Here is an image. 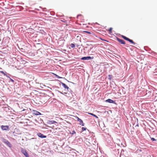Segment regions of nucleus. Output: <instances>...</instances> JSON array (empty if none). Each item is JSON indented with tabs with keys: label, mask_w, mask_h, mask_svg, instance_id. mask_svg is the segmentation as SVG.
<instances>
[{
	"label": "nucleus",
	"mask_w": 157,
	"mask_h": 157,
	"mask_svg": "<svg viewBox=\"0 0 157 157\" xmlns=\"http://www.w3.org/2000/svg\"><path fill=\"white\" fill-rule=\"evenodd\" d=\"M90 59H91V57L90 56L84 57L82 58V60H89Z\"/></svg>",
	"instance_id": "nucleus-9"
},
{
	"label": "nucleus",
	"mask_w": 157,
	"mask_h": 157,
	"mask_svg": "<svg viewBox=\"0 0 157 157\" xmlns=\"http://www.w3.org/2000/svg\"><path fill=\"white\" fill-rule=\"evenodd\" d=\"M1 128L3 130H7L9 129V127L7 125H2Z\"/></svg>",
	"instance_id": "nucleus-3"
},
{
	"label": "nucleus",
	"mask_w": 157,
	"mask_h": 157,
	"mask_svg": "<svg viewBox=\"0 0 157 157\" xmlns=\"http://www.w3.org/2000/svg\"><path fill=\"white\" fill-rule=\"evenodd\" d=\"M106 101L109 103H113L114 102V101L113 100L109 99L106 100Z\"/></svg>",
	"instance_id": "nucleus-10"
},
{
	"label": "nucleus",
	"mask_w": 157,
	"mask_h": 157,
	"mask_svg": "<svg viewBox=\"0 0 157 157\" xmlns=\"http://www.w3.org/2000/svg\"><path fill=\"white\" fill-rule=\"evenodd\" d=\"M82 131H84L86 130V128L85 127H83L82 128Z\"/></svg>",
	"instance_id": "nucleus-16"
},
{
	"label": "nucleus",
	"mask_w": 157,
	"mask_h": 157,
	"mask_svg": "<svg viewBox=\"0 0 157 157\" xmlns=\"http://www.w3.org/2000/svg\"><path fill=\"white\" fill-rule=\"evenodd\" d=\"M70 46L72 48H74L75 47V45L74 44H70Z\"/></svg>",
	"instance_id": "nucleus-14"
},
{
	"label": "nucleus",
	"mask_w": 157,
	"mask_h": 157,
	"mask_svg": "<svg viewBox=\"0 0 157 157\" xmlns=\"http://www.w3.org/2000/svg\"><path fill=\"white\" fill-rule=\"evenodd\" d=\"M53 122H55V123L56 122L55 121H53Z\"/></svg>",
	"instance_id": "nucleus-22"
},
{
	"label": "nucleus",
	"mask_w": 157,
	"mask_h": 157,
	"mask_svg": "<svg viewBox=\"0 0 157 157\" xmlns=\"http://www.w3.org/2000/svg\"><path fill=\"white\" fill-rule=\"evenodd\" d=\"M88 114H90V115H91L93 116L94 117H95L96 118H98V117L96 115H95V114H93L92 113H88Z\"/></svg>",
	"instance_id": "nucleus-12"
},
{
	"label": "nucleus",
	"mask_w": 157,
	"mask_h": 157,
	"mask_svg": "<svg viewBox=\"0 0 157 157\" xmlns=\"http://www.w3.org/2000/svg\"><path fill=\"white\" fill-rule=\"evenodd\" d=\"M117 40L121 44H125V42L122 40L121 39L118 38H117Z\"/></svg>",
	"instance_id": "nucleus-6"
},
{
	"label": "nucleus",
	"mask_w": 157,
	"mask_h": 157,
	"mask_svg": "<svg viewBox=\"0 0 157 157\" xmlns=\"http://www.w3.org/2000/svg\"><path fill=\"white\" fill-rule=\"evenodd\" d=\"M0 72L3 74L4 75H6L5 74V73L3 71H1Z\"/></svg>",
	"instance_id": "nucleus-17"
},
{
	"label": "nucleus",
	"mask_w": 157,
	"mask_h": 157,
	"mask_svg": "<svg viewBox=\"0 0 157 157\" xmlns=\"http://www.w3.org/2000/svg\"><path fill=\"white\" fill-rule=\"evenodd\" d=\"M121 37H122V38H123L124 40L129 41V42H130V43H132V44H135V43L132 40L129 39V38L125 36H123V35H122Z\"/></svg>",
	"instance_id": "nucleus-1"
},
{
	"label": "nucleus",
	"mask_w": 157,
	"mask_h": 157,
	"mask_svg": "<svg viewBox=\"0 0 157 157\" xmlns=\"http://www.w3.org/2000/svg\"><path fill=\"white\" fill-rule=\"evenodd\" d=\"M75 118L77 119V121L79 122V124L80 125L83 126H84V123H83V121L81 119H80L77 116L75 117Z\"/></svg>",
	"instance_id": "nucleus-2"
},
{
	"label": "nucleus",
	"mask_w": 157,
	"mask_h": 157,
	"mask_svg": "<svg viewBox=\"0 0 157 157\" xmlns=\"http://www.w3.org/2000/svg\"><path fill=\"white\" fill-rule=\"evenodd\" d=\"M33 114L36 115H39L41 114V113L36 110H33Z\"/></svg>",
	"instance_id": "nucleus-8"
},
{
	"label": "nucleus",
	"mask_w": 157,
	"mask_h": 157,
	"mask_svg": "<svg viewBox=\"0 0 157 157\" xmlns=\"http://www.w3.org/2000/svg\"><path fill=\"white\" fill-rule=\"evenodd\" d=\"M112 28H110L109 29V31L110 32V33H112Z\"/></svg>",
	"instance_id": "nucleus-15"
},
{
	"label": "nucleus",
	"mask_w": 157,
	"mask_h": 157,
	"mask_svg": "<svg viewBox=\"0 0 157 157\" xmlns=\"http://www.w3.org/2000/svg\"><path fill=\"white\" fill-rule=\"evenodd\" d=\"M21 151L22 153L26 157H29V155L25 150L22 149Z\"/></svg>",
	"instance_id": "nucleus-4"
},
{
	"label": "nucleus",
	"mask_w": 157,
	"mask_h": 157,
	"mask_svg": "<svg viewBox=\"0 0 157 157\" xmlns=\"http://www.w3.org/2000/svg\"><path fill=\"white\" fill-rule=\"evenodd\" d=\"M37 136L41 138H45L46 137V136H44L40 132H38L37 134Z\"/></svg>",
	"instance_id": "nucleus-5"
},
{
	"label": "nucleus",
	"mask_w": 157,
	"mask_h": 157,
	"mask_svg": "<svg viewBox=\"0 0 157 157\" xmlns=\"http://www.w3.org/2000/svg\"><path fill=\"white\" fill-rule=\"evenodd\" d=\"M83 33H86L88 34H91L92 33H91V32H88V31H83Z\"/></svg>",
	"instance_id": "nucleus-13"
},
{
	"label": "nucleus",
	"mask_w": 157,
	"mask_h": 157,
	"mask_svg": "<svg viewBox=\"0 0 157 157\" xmlns=\"http://www.w3.org/2000/svg\"><path fill=\"white\" fill-rule=\"evenodd\" d=\"M56 75V76L58 77V78H60L59 76H58V75Z\"/></svg>",
	"instance_id": "nucleus-21"
},
{
	"label": "nucleus",
	"mask_w": 157,
	"mask_h": 157,
	"mask_svg": "<svg viewBox=\"0 0 157 157\" xmlns=\"http://www.w3.org/2000/svg\"><path fill=\"white\" fill-rule=\"evenodd\" d=\"M11 80H12V81H13V80H12V79H11Z\"/></svg>",
	"instance_id": "nucleus-23"
},
{
	"label": "nucleus",
	"mask_w": 157,
	"mask_h": 157,
	"mask_svg": "<svg viewBox=\"0 0 157 157\" xmlns=\"http://www.w3.org/2000/svg\"><path fill=\"white\" fill-rule=\"evenodd\" d=\"M81 16V15H78V16H77V17H79V16Z\"/></svg>",
	"instance_id": "nucleus-20"
},
{
	"label": "nucleus",
	"mask_w": 157,
	"mask_h": 157,
	"mask_svg": "<svg viewBox=\"0 0 157 157\" xmlns=\"http://www.w3.org/2000/svg\"><path fill=\"white\" fill-rule=\"evenodd\" d=\"M151 140L152 141H153L155 140V138H151Z\"/></svg>",
	"instance_id": "nucleus-18"
},
{
	"label": "nucleus",
	"mask_w": 157,
	"mask_h": 157,
	"mask_svg": "<svg viewBox=\"0 0 157 157\" xmlns=\"http://www.w3.org/2000/svg\"><path fill=\"white\" fill-rule=\"evenodd\" d=\"M62 85L65 89H67L68 90L69 87L65 84L62 83Z\"/></svg>",
	"instance_id": "nucleus-11"
},
{
	"label": "nucleus",
	"mask_w": 157,
	"mask_h": 157,
	"mask_svg": "<svg viewBox=\"0 0 157 157\" xmlns=\"http://www.w3.org/2000/svg\"><path fill=\"white\" fill-rule=\"evenodd\" d=\"M4 143L6 144L9 147H11V145L10 142L6 140H5Z\"/></svg>",
	"instance_id": "nucleus-7"
},
{
	"label": "nucleus",
	"mask_w": 157,
	"mask_h": 157,
	"mask_svg": "<svg viewBox=\"0 0 157 157\" xmlns=\"http://www.w3.org/2000/svg\"><path fill=\"white\" fill-rule=\"evenodd\" d=\"M76 133L75 132L74 130L73 131L72 133V134H75Z\"/></svg>",
	"instance_id": "nucleus-19"
}]
</instances>
